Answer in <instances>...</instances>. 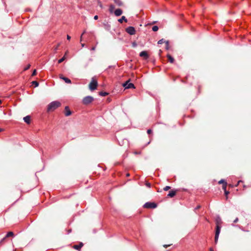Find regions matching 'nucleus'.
Here are the masks:
<instances>
[{"instance_id": "nucleus-12", "label": "nucleus", "mask_w": 251, "mask_h": 251, "mask_svg": "<svg viewBox=\"0 0 251 251\" xmlns=\"http://www.w3.org/2000/svg\"><path fill=\"white\" fill-rule=\"evenodd\" d=\"M221 226L217 225L216 226L215 235H219L221 232Z\"/></svg>"}, {"instance_id": "nucleus-23", "label": "nucleus", "mask_w": 251, "mask_h": 251, "mask_svg": "<svg viewBox=\"0 0 251 251\" xmlns=\"http://www.w3.org/2000/svg\"><path fill=\"white\" fill-rule=\"evenodd\" d=\"M152 30L153 31H157L158 30V27L157 25H154V26L152 27Z\"/></svg>"}, {"instance_id": "nucleus-13", "label": "nucleus", "mask_w": 251, "mask_h": 251, "mask_svg": "<svg viewBox=\"0 0 251 251\" xmlns=\"http://www.w3.org/2000/svg\"><path fill=\"white\" fill-rule=\"evenodd\" d=\"M140 56L141 57H144L146 58H147L148 57V55L146 51H142L140 53Z\"/></svg>"}, {"instance_id": "nucleus-31", "label": "nucleus", "mask_w": 251, "mask_h": 251, "mask_svg": "<svg viewBox=\"0 0 251 251\" xmlns=\"http://www.w3.org/2000/svg\"><path fill=\"white\" fill-rule=\"evenodd\" d=\"M36 75V70H34L33 72H32V76H34Z\"/></svg>"}, {"instance_id": "nucleus-41", "label": "nucleus", "mask_w": 251, "mask_h": 251, "mask_svg": "<svg viewBox=\"0 0 251 251\" xmlns=\"http://www.w3.org/2000/svg\"><path fill=\"white\" fill-rule=\"evenodd\" d=\"M209 251H214L213 249L212 248H210Z\"/></svg>"}, {"instance_id": "nucleus-2", "label": "nucleus", "mask_w": 251, "mask_h": 251, "mask_svg": "<svg viewBox=\"0 0 251 251\" xmlns=\"http://www.w3.org/2000/svg\"><path fill=\"white\" fill-rule=\"evenodd\" d=\"M97 86L98 82L97 80H95L94 78H93L89 85L90 90L91 91H93L96 89Z\"/></svg>"}, {"instance_id": "nucleus-10", "label": "nucleus", "mask_w": 251, "mask_h": 251, "mask_svg": "<svg viewBox=\"0 0 251 251\" xmlns=\"http://www.w3.org/2000/svg\"><path fill=\"white\" fill-rule=\"evenodd\" d=\"M114 13L115 16H120L122 14L123 11L121 9H117L114 11Z\"/></svg>"}, {"instance_id": "nucleus-3", "label": "nucleus", "mask_w": 251, "mask_h": 251, "mask_svg": "<svg viewBox=\"0 0 251 251\" xmlns=\"http://www.w3.org/2000/svg\"><path fill=\"white\" fill-rule=\"evenodd\" d=\"M94 100V98L92 96H86L82 100V102L85 105H88Z\"/></svg>"}, {"instance_id": "nucleus-9", "label": "nucleus", "mask_w": 251, "mask_h": 251, "mask_svg": "<svg viewBox=\"0 0 251 251\" xmlns=\"http://www.w3.org/2000/svg\"><path fill=\"white\" fill-rule=\"evenodd\" d=\"M176 190H172L169 192L167 196L169 197L173 198L176 195Z\"/></svg>"}, {"instance_id": "nucleus-14", "label": "nucleus", "mask_w": 251, "mask_h": 251, "mask_svg": "<svg viewBox=\"0 0 251 251\" xmlns=\"http://www.w3.org/2000/svg\"><path fill=\"white\" fill-rule=\"evenodd\" d=\"M24 120L25 123L27 124H30V116H26L24 118Z\"/></svg>"}, {"instance_id": "nucleus-26", "label": "nucleus", "mask_w": 251, "mask_h": 251, "mask_svg": "<svg viewBox=\"0 0 251 251\" xmlns=\"http://www.w3.org/2000/svg\"><path fill=\"white\" fill-rule=\"evenodd\" d=\"M65 59V56H64L62 58L60 59L58 61V63H62L64 60Z\"/></svg>"}, {"instance_id": "nucleus-39", "label": "nucleus", "mask_w": 251, "mask_h": 251, "mask_svg": "<svg viewBox=\"0 0 251 251\" xmlns=\"http://www.w3.org/2000/svg\"><path fill=\"white\" fill-rule=\"evenodd\" d=\"M165 42H166V44L167 46H168L169 44V41H166Z\"/></svg>"}, {"instance_id": "nucleus-24", "label": "nucleus", "mask_w": 251, "mask_h": 251, "mask_svg": "<svg viewBox=\"0 0 251 251\" xmlns=\"http://www.w3.org/2000/svg\"><path fill=\"white\" fill-rule=\"evenodd\" d=\"M219 184H221V183H222L223 185H224V184H226V186L227 185V183H226V181H225V180H224V179H221V180H220V181H219Z\"/></svg>"}, {"instance_id": "nucleus-18", "label": "nucleus", "mask_w": 251, "mask_h": 251, "mask_svg": "<svg viewBox=\"0 0 251 251\" xmlns=\"http://www.w3.org/2000/svg\"><path fill=\"white\" fill-rule=\"evenodd\" d=\"M226 184L223 185V189L224 190L225 194L226 195V196H227V195L229 194V192L226 191Z\"/></svg>"}, {"instance_id": "nucleus-40", "label": "nucleus", "mask_w": 251, "mask_h": 251, "mask_svg": "<svg viewBox=\"0 0 251 251\" xmlns=\"http://www.w3.org/2000/svg\"><path fill=\"white\" fill-rule=\"evenodd\" d=\"M84 33H85V31H84V32L82 33V35H81V38H80V41H82V35H83V34H84Z\"/></svg>"}, {"instance_id": "nucleus-37", "label": "nucleus", "mask_w": 251, "mask_h": 251, "mask_svg": "<svg viewBox=\"0 0 251 251\" xmlns=\"http://www.w3.org/2000/svg\"><path fill=\"white\" fill-rule=\"evenodd\" d=\"M94 19L95 20H97L98 19V16H97V15L95 16Z\"/></svg>"}, {"instance_id": "nucleus-45", "label": "nucleus", "mask_w": 251, "mask_h": 251, "mask_svg": "<svg viewBox=\"0 0 251 251\" xmlns=\"http://www.w3.org/2000/svg\"><path fill=\"white\" fill-rule=\"evenodd\" d=\"M135 154H140V152H135Z\"/></svg>"}, {"instance_id": "nucleus-47", "label": "nucleus", "mask_w": 251, "mask_h": 251, "mask_svg": "<svg viewBox=\"0 0 251 251\" xmlns=\"http://www.w3.org/2000/svg\"><path fill=\"white\" fill-rule=\"evenodd\" d=\"M150 143V142H149L148 143H147V145L149 144Z\"/></svg>"}, {"instance_id": "nucleus-44", "label": "nucleus", "mask_w": 251, "mask_h": 251, "mask_svg": "<svg viewBox=\"0 0 251 251\" xmlns=\"http://www.w3.org/2000/svg\"><path fill=\"white\" fill-rule=\"evenodd\" d=\"M95 50V47H93V48H92V50Z\"/></svg>"}, {"instance_id": "nucleus-35", "label": "nucleus", "mask_w": 251, "mask_h": 251, "mask_svg": "<svg viewBox=\"0 0 251 251\" xmlns=\"http://www.w3.org/2000/svg\"><path fill=\"white\" fill-rule=\"evenodd\" d=\"M67 39L68 40H70V39H71V36H70V35H67Z\"/></svg>"}, {"instance_id": "nucleus-16", "label": "nucleus", "mask_w": 251, "mask_h": 251, "mask_svg": "<svg viewBox=\"0 0 251 251\" xmlns=\"http://www.w3.org/2000/svg\"><path fill=\"white\" fill-rule=\"evenodd\" d=\"M167 58L170 62L173 63L174 62V59L171 55L168 54Z\"/></svg>"}, {"instance_id": "nucleus-25", "label": "nucleus", "mask_w": 251, "mask_h": 251, "mask_svg": "<svg viewBox=\"0 0 251 251\" xmlns=\"http://www.w3.org/2000/svg\"><path fill=\"white\" fill-rule=\"evenodd\" d=\"M32 83L33 85H34V86L35 87L38 86V85H39V83L37 81H33L32 82Z\"/></svg>"}, {"instance_id": "nucleus-7", "label": "nucleus", "mask_w": 251, "mask_h": 251, "mask_svg": "<svg viewBox=\"0 0 251 251\" xmlns=\"http://www.w3.org/2000/svg\"><path fill=\"white\" fill-rule=\"evenodd\" d=\"M72 114L71 111L70 110L69 106H66L65 107V115L66 116H69Z\"/></svg>"}, {"instance_id": "nucleus-21", "label": "nucleus", "mask_w": 251, "mask_h": 251, "mask_svg": "<svg viewBox=\"0 0 251 251\" xmlns=\"http://www.w3.org/2000/svg\"><path fill=\"white\" fill-rule=\"evenodd\" d=\"M222 223V221H221V219L220 218H218L216 219V226L217 225H221V224Z\"/></svg>"}, {"instance_id": "nucleus-46", "label": "nucleus", "mask_w": 251, "mask_h": 251, "mask_svg": "<svg viewBox=\"0 0 251 251\" xmlns=\"http://www.w3.org/2000/svg\"><path fill=\"white\" fill-rule=\"evenodd\" d=\"M2 131H3V129L2 128H0V132H1Z\"/></svg>"}, {"instance_id": "nucleus-38", "label": "nucleus", "mask_w": 251, "mask_h": 251, "mask_svg": "<svg viewBox=\"0 0 251 251\" xmlns=\"http://www.w3.org/2000/svg\"><path fill=\"white\" fill-rule=\"evenodd\" d=\"M132 46H133V47H135L136 46V44L135 43H133L132 44Z\"/></svg>"}, {"instance_id": "nucleus-6", "label": "nucleus", "mask_w": 251, "mask_h": 251, "mask_svg": "<svg viewBox=\"0 0 251 251\" xmlns=\"http://www.w3.org/2000/svg\"><path fill=\"white\" fill-rule=\"evenodd\" d=\"M123 86L126 89L135 88L134 84L132 83H128V81L124 83Z\"/></svg>"}, {"instance_id": "nucleus-22", "label": "nucleus", "mask_w": 251, "mask_h": 251, "mask_svg": "<svg viewBox=\"0 0 251 251\" xmlns=\"http://www.w3.org/2000/svg\"><path fill=\"white\" fill-rule=\"evenodd\" d=\"M108 93L106 92H100L99 93V95L101 96H106L107 95H108Z\"/></svg>"}, {"instance_id": "nucleus-4", "label": "nucleus", "mask_w": 251, "mask_h": 251, "mask_svg": "<svg viewBox=\"0 0 251 251\" xmlns=\"http://www.w3.org/2000/svg\"><path fill=\"white\" fill-rule=\"evenodd\" d=\"M157 207V204L154 202H147L144 205V207L146 208H155Z\"/></svg>"}, {"instance_id": "nucleus-5", "label": "nucleus", "mask_w": 251, "mask_h": 251, "mask_svg": "<svg viewBox=\"0 0 251 251\" xmlns=\"http://www.w3.org/2000/svg\"><path fill=\"white\" fill-rule=\"evenodd\" d=\"M126 31L131 35H134L136 32L135 29L133 26L127 27L126 28Z\"/></svg>"}, {"instance_id": "nucleus-36", "label": "nucleus", "mask_w": 251, "mask_h": 251, "mask_svg": "<svg viewBox=\"0 0 251 251\" xmlns=\"http://www.w3.org/2000/svg\"><path fill=\"white\" fill-rule=\"evenodd\" d=\"M200 207H201V206H200V205H198V206H197L195 208V210L198 209H199Z\"/></svg>"}, {"instance_id": "nucleus-1", "label": "nucleus", "mask_w": 251, "mask_h": 251, "mask_svg": "<svg viewBox=\"0 0 251 251\" xmlns=\"http://www.w3.org/2000/svg\"><path fill=\"white\" fill-rule=\"evenodd\" d=\"M61 106V103L58 101H53L50 103L47 107L48 112L53 111Z\"/></svg>"}, {"instance_id": "nucleus-28", "label": "nucleus", "mask_w": 251, "mask_h": 251, "mask_svg": "<svg viewBox=\"0 0 251 251\" xmlns=\"http://www.w3.org/2000/svg\"><path fill=\"white\" fill-rule=\"evenodd\" d=\"M219 235H215V243H217V242H218V238H219Z\"/></svg>"}, {"instance_id": "nucleus-30", "label": "nucleus", "mask_w": 251, "mask_h": 251, "mask_svg": "<svg viewBox=\"0 0 251 251\" xmlns=\"http://www.w3.org/2000/svg\"><path fill=\"white\" fill-rule=\"evenodd\" d=\"M163 42H164V40H163V39H162L160 40L159 41H158V44H162Z\"/></svg>"}, {"instance_id": "nucleus-29", "label": "nucleus", "mask_w": 251, "mask_h": 251, "mask_svg": "<svg viewBox=\"0 0 251 251\" xmlns=\"http://www.w3.org/2000/svg\"><path fill=\"white\" fill-rule=\"evenodd\" d=\"M145 185L147 187H148L149 188H151V184L148 182H146L145 183Z\"/></svg>"}, {"instance_id": "nucleus-19", "label": "nucleus", "mask_w": 251, "mask_h": 251, "mask_svg": "<svg viewBox=\"0 0 251 251\" xmlns=\"http://www.w3.org/2000/svg\"><path fill=\"white\" fill-rule=\"evenodd\" d=\"M114 2L118 6H122L123 5V2L121 0H114Z\"/></svg>"}, {"instance_id": "nucleus-43", "label": "nucleus", "mask_w": 251, "mask_h": 251, "mask_svg": "<svg viewBox=\"0 0 251 251\" xmlns=\"http://www.w3.org/2000/svg\"><path fill=\"white\" fill-rule=\"evenodd\" d=\"M84 46H85V44H81V46H82V47H84Z\"/></svg>"}, {"instance_id": "nucleus-42", "label": "nucleus", "mask_w": 251, "mask_h": 251, "mask_svg": "<svg viewBox=\"0 0 251 251\" xmlns=\"http://www.w3.org/2000/svg\"><path fill=\"white\" fill-rule=\"evenodd\" d=\"M168 246H169V245H164V247L165 248H166L167 247H168Z\"/></svg>"}, {"instance_id": "nucleus-48", "label": "nucleus", "mask_w": 251, "mask_h": 251, "mask_svg": "<svg viewBox=\"0 0 251 251\" xmlns=\"http://www.w3.org/2000/svg\"><path fill=\"white\" fill-rule=\"evenodd\" d=\"M1 103V100H0V104Z\"/></svg>"}, {"instance_id": "nucleus-34", "label": "nucleus", "mask_w": 251, "mask_h": 251, "mask_svg": "<svg viewBox=\"0 0 251 251\" xmlns=\"http://www.w3.org/2000/svg\"><path fill=\"white\" fill-rule=\"evenodd\" d=\"M30 65L29 64L25 69V70H27L30 68Z\"/></svg>"}, {"instance_id": "nucleus-15", "label": "nucleus", "mask_w": 251, "mask_h": 251, "mask_svg": "<svg viewBox=\"0 0 251 251\" xmlns=\"http://www.w3.org/2000/svg\"><path fill=\"white\" fill-rule=\"evenodd\" d=\"M118 22L120 23H122L124 21L125 22H127V20L126 19V17L124 16H123L121 18L119 19L118 20Z\"/></svg>"}, {"instance_id": "nucleus-32", "label": "nucleus", "mask_w": 251, "mask_h": 251, "mask_svg": "<svg viewBox=\"0 0 251 251\" xmlns=\"http://www.w3.org/2000/svg\"><path fill=\"white\" fill-rule=\"evenodd\" d=\"M151 132H152V130H151V129H149L147 130V133H148V134H151Z\"/></svg>"}, {"instance_id": "nucleus-27", "label": "nucleus", "mask_w": 251, "mask_h": 251, "mask_svg": "<svg viewBox=\"0 0 251 251\" xmlns=\"http://www.w3.org/2000/svg\"><path fill=\"white\" fill-rule=\"evenodd\" d=\"M171 188L170 186H166V187H165L164 188H163V190L165 191H167L168 190H169Z\"/></svg>"}, {"instance_id": "nucleus-17", "label": "nucleus", "mask_w": 251, "mask_h": 251, "mask_svg": "<svg viewBox=\"0 0 251 251\" xmlns=\"http://www.w3.org/2000/svg\"><path fill=\"white\" fill-rule=\"evenodd\" d=\"M115 9V6L113 4H111L109 6V11L110 13H112L114 12V10Z\"/></svg>"}, {"instance_id": "nucleus-33", "label": "nucleus", "mask_w": 251, "mask_h": 251, "mask_svg": "<svg viewBox=\"0 0 251 251\" xmlns=\"http://www.w3.org/2000/svg\"><path fill=\"white\" fill-rule=\"evenodd\" d=\"M238 221V218H236L234 221H233V223H236Z\"/></svg>"}, {"instance_id": "nucleus-8", "label": "nucleus", "mask_w": 251, "mask_h": 251, "mask_svg": "<svg viewBox=\"0 0 251 251\" xmlns=\"http://www.w3.org/2000/svg\"><path fill=\"white\" fill-rule=\"evenodd\" d=\"M59 78L64 80L67 83H71V80L69 78L64 77L62 75H60Z\"/></svg>"}, {"instance_id": "nucleus-20", "label": "nucleus", "mask_w": 251, "mask_h": 251, "mask_svg": "<svg viewBox=\"0 0 251 251\" xmlns=\"http://www.w3.org/2000/svg\"><path fill=\"white\" fill-rule=\"evenodd\" d=\"M14 236V233L12 231H10V232H8L7 234L5 236V238L6 237H11V236Z\"/></svg>"}, {"instance_id": "nucleus-11", "label": "nucleus", "mask_w": 251, "mask_h": 251, "mask_svg": "<svg viewBox=\"0 0 251 251\" xmlns=\"http://www.w3.org/2000/svg\"><path fill=\"white\" fill-rule=\"evenodd\" d=\"M83 244L82 242H80L78 245H75L73 246V248L76 250L79 251L80 249L83 247Z\"/></svg>"}]
</instances>
